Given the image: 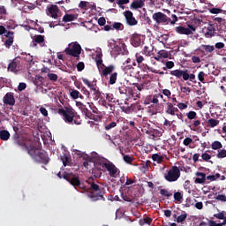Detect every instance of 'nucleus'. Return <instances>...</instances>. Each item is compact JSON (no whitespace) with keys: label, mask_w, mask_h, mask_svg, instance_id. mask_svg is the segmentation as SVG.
Listing matches in <instances>:
<instances>
[{"label":"nucleus","mask_w":226,"mask_h":226,"mask_svg":"<svg viewBox=\"0 0 226 226\" xmlns=\"http://www.w3.org/2000/svg\"><path fill=\"white\" fill-rule=\"evenodd\" d=\"M14 143L16 146L21 147L27 152L29 156L37 162V163H43V165H48L49 162H50V158H49V154L45 150H40L33 140L27 138H19L15 139Z\"/></svg>","instance_id":"1"},{"label":"nucleus","mask_w":226,"mask_h":226,"mask_svg":"<svg viewBox=\"0 0 226 226\" xmlns=\"http://www.w3.org/2000/svg\"><path fill=\"white\" fill-rule=\"evenodd\" d=\"M58 114L63 116L64 121L69 124H82V120H80V116L77 115L74 109L72 108H60L58 109Z\"/></svg>","instance_id":"2"},{"label":"nucleus","mask_w":226,"mask_h":226,"mask_svg":"<svg viewBox=\"0 0 226 226\" xmlns=\"http://www.w3.org/2000/svg\"><path fill=\"white\" fill-rule=\"evenodd\" d=\"M94 181V178L93 177H90L87 181V183L90 185L89 190H91L92 192H95L97 193L95 195L90 194V199H93L94 201L105 200V198H103V195H105V188L100 187V185L98 184H95Z\"/></svg>","instance_id":"3"},{"label":"nucleus","mask_w":226,"mask_h":226,"mask_svg":"<svg viewBox=\"0 0 226 226\" xmlns=\"http://www.w3.org/2000/svg\"><path fill=\"white\" fill-rule=\"evenodd\" d=\"M145 105L148 106L149 114H158L160 112V94H154L152 95H147L145 98Z\"/></svg>","instance_id":"4"},{"label":"nucleus","mask_w":226,"mask_h":226,"mask_svg":"<svg viewBox=\"0 0 226 226\" xmlns=\"http://www.w3.org/2000/svg\"><path fill=\"white\" fill-rule=\"evenodd\" d=\"M57 177L60 179H65V181L70 183V185H72V186L74 188L78 187L82 188L83 190L85 189V187L82 185V183L80 182V179H79V177L72 173H67L65 171L63 173L58 172Z\"/></svg>","instance_id":"5"},{"label":"nucleus","mask_w":226,"mask_h":226,"mask_svg":"<svg viewBox=\"0 0 226 226\" xmlns=\"http://www.w3.org/2000/svg\"><path fill=\"white\" fill-rule=\"evenodd\" d=\"M66 56H72L75 57L76 61H80V54H82V46L78 41H74L69 44L68 48L64 50Z\"/></svg>","instance_id":"6"},{"label":"nucleus","mask_w":226,"mask_h":226,"mask_svg":"<svg viewBox=\"0 0 226 226\" xmlns=\"http://www.w3.org/2000/svg\"><path fill=\"white\" fill-rule=\"evenodd\" d=\"M8 72L19 75L22 70H24V60L20 56L15 57L7 67Z\"/></svg>","instance_id":"7"},{"label":"nucleus","mask_w":226,"mask_h":226,"mask_svg":"<svg viewBox=\"0 0 226 226\" xmlns=\"http://www.w3.org/2000/svg\"><path fill=\"white\" fill-rule=\"evenodd\" d=\"M163 177L168 183H176L181 177V170L177 166H171Z\"/></svg>","instance_id":"8"},{"label":"nucleus","mask_w":226,"mask_h":226,"mask_svg":"<svg viewBox=\"0 0 226 226\" xmlns=\"http://www.w3.org/2000/svg\"><path fill=\"white\" fill-rule=\"evenodd\" d=\"M170 75L172 77H176V79H183V80H191V82H195V74H190V71L188 70H174L170 71Z\"/></svg>","instance_id":"9"},{"label":"nucleus","mask_w":226,"mask_h":226,"mask_svg":"<svg viewBox=\"0 0 226 226\" xmlns=\"http://www.w3.org/2000/svg\"><path fill=\"white\" fill-rule=\"evenodd\" d=\"M153 20L160 26L162 24V26H169V23L170 22V18H169L167 15H165L163 12H154L152 15Z\"/></svg>","instance_id":"10"},{"label":"nucleus","mask_w":226,"mask_h":226,"mask_svg":"<svg viewBox=\"0 0 226 226\" xmlns=\"http://www.w3.org/2000/svg\"><path fill=\"white\" fill-rule=\"evenodd\" d=\"M103 167L109 172L110 177H117V176H119V169H117L114 163L110 162H104Z\"/></svg>","instance_id":"11"},{"label":"nucleus","mask_w":226,"mask_h":226,"mask_svg":"<svg viewBox=\"0 0 226 226\" xmlns=\"http://www.w3.org/2000/svg\"><path fill=\"white\" fill-rule=\"evenodd\" d=\"M176 31L178 33V34H193L195 31H197V27L192 26V25H187V27L185 26H177Z\"/></svg>","instance_id":"12"},{"label":"nucleus","mask_w":226,"mask_h":226,"mask_svg":"<svg viewBox=\"0 0 226 226\" xmlns=\"http://www.w3.org/2000/svg\"><path fill=\"white\" fill-rule=\"evenodd\" d=\"M123 15L125 19L127 26H133L139 24V21L137 20V19L133 17V12H132V11H124Z\"/></svg>","instance_id":"13"},{"label":"nucleus","mask_w":226,"mask_h":226,"mask_svg":"<svg viewBox=\"0 0 226 226\" xmlns=\"http://www.w3.org/2000/svg\"><path fill=\"white\" fill-rule=\"evenodd\" d=\"M4 105H10V107H13L15 105V95L13 93H7L3 99Z\"/></svg>","instance_id":"14"},{"label":"nucleus","mask_w":226,"mask_h":226,"mask_svg":"<svg viewBox=\"0 0 226 226\" xmlns=\"http://www.w3.org/2000/svg\"><path fill=\"white\" fill-rule=\"evenodd\" d=\"M33 47H36L37 45H41L43 47L45 45V35H40V34H35L33 37Z\"/></svg>","instance_id":"15"},{"label":"nucleus","mask_w":226,"mask_h":226,"mask_svg":"<svg viewBox=\"0 0 226 226\" xmlns=\"http://www.w3.org/2000/svg\"><path fill=\"white\" fill-rule=\"evenodd\" d=\"M59 7L57 5H51L48 8V15L52 19H58L59 18Z\"/></svg>","instance_id":"16"},{"label":"nucleus","mask_w":226,"mask_h":226,"mask_svg":"<svg viewBox=\"0 0 226 226\" xmlns=\"http://www.w3.org/2000/svg\"><path fill=\"white\" fill-rule=\"evenodd\" d=\"M166 114H169L170 116H176V112H179V109L177 107H174V104L170 102L166 103L165 108Z\"/></svg>","instance_id":"17"},{"label":"nucleus","mask_w":226,"mask_h":226,"mask_svg":"<svg viewBox=\"0 0 226 226\" xmlns=\"http://www.w3.org/2000/svg\"><path fill=\"white\" fill-rule=\"evenodd\" d=\"M82 81L86 86H87V87L91 89V91H94V94H96V93L100 92V88L96 85L91 83L89 79L82 78Z\"/></svg>","instance_id":"18"},{"label":"nucleus","mask_w":226,"mask_h":226,"mask_svg":"<svg viewBox=\"0 0 226 226\" xmlns=\"http://www.w3.org/2000/svg\"><path fill=\"white\" fill-rule=\"evenodd\" d=\"M102 77H105V79H107V77H109V75H110L112 73V72H114V70H116V67L114 65H109V66H102Z\"/></svg>","instance_id":"19"},{"label":"nucleus","mask_w":226,"mask_h":226,"mask_svg":"<svg viewBox=\"0 0 226 226\" xmlns=\"http://www.w3.org/2000/svg\"><path fill=\"white\" fill-rule=\"evenodd\" d=\"M141 43L142 41L140 40V35L137 34H132L131 38V44L132 47H140Z\"/></svg>","instance_id":"20"},{"label":"nucleus","mask_w":226,"mask_h":226,"mask_svg":"<svg viewBox=\"0 0 226 226\" xmlns=\"http://www.w3.org/2000/svg\"><path fill=\"white\" fill-rule=\"evenodd\" d=\"M196 176L198 177L195 178V181H194L196 185H202L206 182V173L198 171L196 172Z\"/></svg>","instance_id":"21"},{"label":"nucleus","mask_w":226,"mask_h":226,"mask_svg":"<svg viewBox=\"0 0 226 226\" xmlns=\"http://www.w3.org/2000/svg\"><path fill=\"white\" fill-rule=\"evenodd\" d=\"M144 7V1L142 0H134L131 4V10H139V8Z\"/></svg>","instance_id":"22"},{"label":"nucleus","mask_w":226,"mask_h":226,"mask_svg":"<svg viewBox=\"0 0 226 226\" xmlns=\"http://www.w3.org/2000/svg\"><path fill=\"white\" fill-rule=\"evenodd\" d=\"M215 34H216V29H215V26H213V25H210L207 27V32L205 33V36L206 38H213Z\"/></svg>","instance_id":"23"},{"label":"nucleus","mask_w":226,"mask_h":226,"mask_svg":"<svg viewBox=\"0 0 226 226\" xmlns=\"http://www.w3.org/2000/svg\"><path fill=\"white\" fill-rule=\"evenodd\" d=\"M78 15L77 14H65L63 17L62 21L66 23V22H73V20H77Z\"/></svg>","instance_id":"24"},{"label":"nucleus","mask_w":226,"mask_h":226,"mask_svg":"<svg viewBox=\"0 0 226 226\" xmlns=\"http://www.w3.org/2000/svg\"><path fill=\"white\" fill-rule=\"evenodd\" d=\"M102 56L103 55L102 54H97L95 56V63L98 68H102V66H105V64H103V59L102 58Z\"/></svg>","instance_id":"25"},{"label":"nucleus","mask_w":226,"mask_h":226,"mask_svg":"<svg viewBox=\"0 0 226 226\" xmlns=\"http://www.w3.org/2000/svg\"><path fill=\"white\" fill-rule=\"evenodd\" d=\"M220 124V120H216L214 118H210L207 120V127L209 128H215V126H218Z\"/></svg>","instance_id":"26"},{"label":"nucleus","mask_w":226,"mask_h":226,"mask_svg":"<svg viewBox=\"0 0 226 226\" xmlns=\"http://www.w3.org/2000/svg\"><path fill=\"white\" fill-rule=\"evenodd\" d=\"M61 160L63 162L64 167L71 165V163H72V160L70 159V157L66 154H64V155L61 156Z\"/></svg>","instance_id":"27"},{"label":"nucleus","mask_w":226,"mask_h":226,"mask_svg":"<svg viewBox=\"0 0 226 226\" xmlns=\"http://www.w3.org/2000/svg\"><path fill=\"white\" fill-rule=\"evenodd\" d=\"M112 29H115L116 31H124V25H123L121 22H114L112 24Z\"/></svg>","instance_id":"28"},{"label":"nucleus","mask_w":226,"mask_h":226,"mask_svg":"<svg viewBox=\"0 0 226 226\" xmlns=\"http://www.w3.org/2000/svg\"><path fill=\"white\" fill-rule=\"evenodd\" d=\"M0 139L1 140H8L10 139V132L6 130L0 131Z\"/></svg>","instance_id":"29"},{"label":"nucleus","mask_w":226,"mask_h":226,"mask_svg":"<svg viewBox=\"0 0 226 226\" xmlns=\"http://www.w3.org/2000/svg\"><path fill=\"white\" fill-rule=\"evenodd\" d=\"M122 155L124 162H125V163H129L130 165H132L133 160H135V158H133L132 155L124 154V153H122Z\"/></svg>","instance_id":"30"},{"label":"nucleus","mask_w":226,"mask_h":226,"mask_svg":"<svg viewBox=\"0 0 226 226\" xmlns=\"http://www.w3.org/2000/svg\"><path fill=\"white\" fill-rule=\"evenodd\" d=\"M117 81V72L111 73L109 76V84H110V86H114V84H116Z\"/></svg>","instance_id":"31"},{"label":"nucleus","mask_w":226,"mask_h":226,"mask_svg":"<svg viewBox=\"0 0 226 226\" xmlns=\"http://www.w3.org/2000/svg\"><path fill=\"white\" fill-rule=\"evenodd\" d=\"M222 147H223V145H222V142H220V141H214L211 144V148L214 149V151H216L218 149H222Z\"/></svg>","instance_id":"32"},{"label":"nucleus","mask_w":226,"mask_h":226,"mask_svg":"<svg viewBox=\"0 0 226 226\" xmlns=\"http://www.w3.org/2000/svg\"><path fill=\"white\" fill-rule=\"evenodd\" d=\"M130 109L133 110V112H140V110H144V108H142V105L139 103L131 105Z\"/></svg>","instance_id":"33"},{"label":"nucleus","mask_w":226,"mask_h":226,"mask_svg":"<svg viewBox=\"0 0 226 226\" xmlns=\"http://www.w3.org/2000/svg\"><path fill=\"white\" fill-rule=\"evenodd\" d=\"M186 218H188V214L186 212H184V214L177 217V222L183 223V222L186 221Z\"/></svg>","instance_id":"34"},{"label":"nucleus","mask_w":226,"mask_h":226,"mask_svg":"<svg viewBox=\"0 0 226 226\" xmlns=\"http://www.w3.org/2000/svg\"><path fill=\"white\" fill-rule=\"evenodd\" d=\"M152 160L154 162H156L157 163H162V162H163V156L158 154H154L152 155Z\"/></svg>","instance_id":"35"},{"label":"nucleus","mask_w":226,"mask_h":226,"mask_svg":"<svg viewBox=\"0 0 226 226\" xmlns=\"http://www.w3.org/2000/svg\"><path fill=\"white\" fill-rule=\"evenodd\" d=\"M6 7L1 5L0 6V20H3V19L6 18L7 15Z\"/></svg>","instance_id":"36"},{"label":"nucleus","mask_w":226,"mask_h":226,"mask_svg":"<svg viewBox=\"0 0 226 226\" xmlns=\"http://www.w3.org/2000/svg\"><path fill=\"white\" fill-rule=\"evenodd\" d=\"M160 194L162 197H167L168 199H169V197H172V192H169V190H167V189H161Z\"/></svg>","instance_id":"37"},{"label":"nucleus","mask_w":226,"mask_h":226,"mask_svg":"<svg viewBox=\"0 0 226 226\" xmlns=\"http://www.w3.org/2000/svg\"><path fill=\"white\" fill-rule=\"evenodd\" d=\"M105 162H94V167L93 168L95 170H101L103 171V169H105V166H103Z\"/></svg>","instance_id":"38"},{"label":"nucleus","mask_w":226,"mask_h":226,"mask_svg":"<svg viewBox=\"0 0 226 226\" xmlns=\"http://www.w3.org/2000/svg\"><path fill=\"white\" fill-rule=\"evenodd\" d=\"M173 197L177 202H183V193L177 192L174 193Z\"/></svg>","instance_id":"39"},{"label":"nucleus","mask_w":226,"mask_h":226,"mask_svg":"<svg viewBox=\"0 0 226 226\" xmlns=\"http://www.w3.org/2000/svg\"><path fill=\"white\" fill-rule=\"evenodd\" d=\"M175 64L173 61H167L165 63V67L162 68V70H172V68H174Z\"/></svg>","instance_id":"40"},{"label":"nucleus","mask_w":226,"mask_h":226,"mask_svg":"<svg viewBox=\"0 0 226 226\" xmlns=\"http://www.w3.org/2000/svg\"><path fill=\"white\" fill-rule=\"evenodd\" d=\"M82 112H84L85 116L88 117V119H93V117H94V115H93L87 108H83Z\"/></svg>","instance_id":"41"},{"label":"nucleus","mask_w":226,"mask_h":226,"mask_svg":"<svg viewBox=\"0 0 226 226\" xmlns=\"http://www.w3.org/2000/svg\"><path fill=\"white\" fill-rule=\"evenodd\" d=\"M48 79L51 80V82H57L59 77L56 73H48Z\"/></svg>","instance_id":"42"},{"label":"nucleus","mask_w":226,"mask_h":226,"mask_svg":"<svg viewBox=\"0 0 226 226\" xmlns=\"http://www.w3.org/2000/svg\"><path fill=\"white\" fill-rule=\"evenodd\" d=\"M159 57H162L163 59L169 58V51L162 49L158 52Z\"/></svg>","instance_id":"43"},{"label":"nucleus","mask_w":226,"mask_h":226,"mask_svg":"<svg viewBox=\"0 0 226 226\" xmlns=\"http://www.w3.org/2000/svg\"><path fill=\"white\" fill-rule=\"evenodd\" d=\"M209 13H212L213 15H218V13H222L223 10L220 9V8H212V9H208Z\"/></svg>","instance_id":"44"},{"label":"nucleus","mask_w":226,"mask_h":226,"mask_svg":"<svg viewBox=\"0 0 226 226\" xmlns=\"http://www.w3.org/2000/svg\"><path fill=\"white\" fill-rule=\"evenodd\" d=\"M118 91H119L120 94H126L128 93V87H126L124 85H121L118 87Z\"/></svg>","instance_id":"45"},{"label":"nucleus","mask_w":226,"mask_h":226,"mask_svg":"<svg viewBox=\"0 0 226 226\" xmlns=\"http://www.w3.org/2000/svg\"><path fill=\"white\" fill-rule=\"evenodd\" d=\"M79 94H80V92H79L78 90L73 89L71 91V97L73 100L79 99Z\"/></svg>","instance_id":"46"},{"label":"nucleus","mask_w":226,"mask_h":226,"mask_svg":"<svg viewBox=\"0 0 226 226\" xmlns=\"http://www.w3.org/2000/svg\"><path fill=\"white\" fill-rule=\"evenodd\" d=\"M132 86H134V87H137L138 91H143V89H146V83H133Z\"/></svg>","instance_id":"47"},{"label":"nucleus","mask_w":226,"mask_h":226,"mask_svg":"<svg viewBox=\"0 0 226 226\" xmlns=\"http://www.w3.org/2000/svg\"><path fill=\"white\" fill-rule=\"evenodd\" d=\"M13 41H14L13 38H9V39L5 40L4 45H5L6 49H10L11 47V45H13Z\"/></svg>","instance_id":"48"},{"label":"nucleus","mask_w":226,"mask_h":226,"mask_svg":"<svg viewBox=\"0 0 226 226\" xmlns=\"http://www.w3.org/2000/svg\"><path fill=\"white\" fill-rule=\"evenodd\" d=\"M92 174H93V176H94V177L100 178V177H102V173L100 170L92 169Z\"/></svg>","instance_id":"49"},{"label":"nucleus","mask_w":226,"mask_h":226,"mask_svg":"<svg viewBox=\"0 0 226 226\" xmlns=\"http://www.w3.org/2000/svg\"><path fill=\"white\" fill-rule=\"evenodd\" d=\"M89 4L88 2H86V1H81L79 4V8H80L81 10H88L87 8V5Z\"/></svg>","instance_id":"50"},{"label":"nucleus","mask_w":226,"mask_h":226,"mask_svg":"<svg viewBox=\"0 0 226 226\" xmlns=\"http://www.w3.org/2000/svg\"><path fill=\"white\" fill-rule=\"evenodd\" d=\"M117 126V123L116 122H111L109 124L105 125V130L109 132V130H112V128H116Z\"/></svg>","instance_id":"51"},{"label":"nucleus","mask_w":226,"mask_h":226,"mask_svg":"<svg viewBox=\"0 0 226 226\" xmlns=\"http://www.w3.org/2000/svg\"><path fill=\"white\" fill-rule=\"evenodd\" d=\"M205 77H206V73L204 72H200L198 74V80H200V82H202V84H205L204 82Z\"/></svg>","instance_id":"52"},{"label":"nucleus","mask_w":226,"mask_h":226,"mask_svg":"<svg viewBox=\"0 0 226 226\" xmlns=\"http://www.w3.org/2000/svg\"><path fill=\"white\" fill-rule=\"evenodd\" d=\"M203 49L205 50V52H214L215 50V46H211V45H203Z\"/></svg>","instance_id":"53"},{"label":"nucleus","mask_w":226,"mask_h":226,"mask_svg":"<svg viewBox=\"0 0 226 226\" xmlns=\"http://www.w3.org/2000/svg\"><path fill=\"white\" fill-rule=\"evenodd\" d=\"M136 61L139 64V66H140L141 63L144 62V56H140V54L136 53Z\"/></svg>","instance_id":"54"},{"label":"nucleus","mask_w":226,"mask_h":226,"mask_svg":"<svg viewBox=\"0 0 226 226\" xmlns=\"http://www.w3.org/2000/svg\"><path fill=\"white\" fill-rule=\"evenodd\" d=\"M177 22V16L176 14H172L171 19L170 18L169 24H170L171 26H174V24H176Z\"/></svg>","instance_id":"55"},{"label":"nucleus","mask_w":226,"mask_h":226,"mask_svg":"<svg viewBox=\"0 0 226 226\" xmlns=\"http://www.w3.org/2000/svg\"><path fill=\"white\" fill-rule=\"evenodd\" d=\"M217 158H226V150L225 149H222L220 150L217 154H216Z\"/></svg>","instance_id":"56"},{"label":"nucleus","mask_w":226,"mask_h":226,"mask_svg":"<svg viewBox=\"0 0 226 226\" xmlns=\"http://www.w3.org/2000/svg\"><path fill=\"white\" fill-rule=\"evenodd\" d=\"M128 3H130V0H117V4H118L120 8L124 9V6H123V4H128Z\"/></svg>","instance_id":"57"},{"label":"nucleus","mask_w":226,"mask_h":226,"mask_svg":"<svg viewBox=\"0 0 226 226\" xmlns=\"http://www.w3.org/2000/svg\"><path fill=\"white\" fill-rule=\"evenodd\" d=\"M187 117H188V119H195V117H197V112H195V111H189L188 113H187Z\"/></svg>","instance_id":"58"},{"label":"nucleus","mask_w":226,"mask_h":226,"mask_svg":"<svg viewBox=\"0 0 226 226\" xmlns=\"http://www.w3.org/2000/svg\"><path fill=\"white\" fill-rule=\"evenodd\" d=\"M77 66V71L78 72H82V70H84V68H86V65L84 64V62H79Z\"/></svg>","instance_id":"59"},{"label":"nucleus","mask_w":226,"mask_h":226,"mask_svg":"<svg viewBox=\"0 0 226 226\" xmlns=\"http://www.w3.org/2000/svg\"><path fill=\"white\" fill-rule=\"evenodd\" d=\"M214 217L217 218V220H223V218H225V214H223V212H220L218 214H215Z\"/></svg>","instance_id":"60"},{"label":"nucleus","mask_w":226,"mask_h":226,"mask_svg":"<svg viewBox=\"0 0 226 226\" xmlns=\"http://www.w3.org/2000/svg\"><path fill=\"white\" fill-rule=\"evenodd\" d=\"M201 158H202V160H204V162H208L209 159L211 158V154H209L207 153H203L201 154Z\"/></svg>","instance_id":"61"},{"label":"nucleus","mask_w":226,"mask_h":226,"mask_svg":"<svg viewBox=\"0 0 226 226\" xmlns=\"http://www.w3.org/2000/svg\"><path fill=\"white\" fill-rule=\"evenodd\" d=\"M193 142L192 138H185L183 141L184 146H190Z\"/></svg>","instance_id":"62"},{"label":"nucleus","mask_w":226,"mask_h":226,"mask_svg":"<svg viewBox=\"0 0 226 226\" xmlns=\"http://www.w3.org/2000/svg\"><path fill=\"white\" fill-rule=\"evenodd\" d=\"M216 200H221V202H226V196L223 194H219L215 197Z\"/></svg>","instance_id":"63"},{"label":"nucleus","mask_w":226,"mask_h":226,"mask_svg":"<svg viewBox=\"0 0 226 226\" xmlns=\"http://www.w3.org/2000/svg\"><path fill=\"white\" fill-rule=\"evenodd\" d=\"M26 87H27V85H26V83H19L18 86L19 91H24L26 90Z\"/></svg>","instance_id":"64"}]
</instances>
